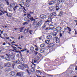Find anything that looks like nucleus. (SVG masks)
Returning <instances> with one entry per match:
<instances>
[{
    "mask_svg": "<svg viewBox=\"0 0 77 77\" xmlns=\"http://www.w3.org/2000/svg\"><path fill=\"white\" fill-rule=\"evenodd\" d=\"M3 45H6V43H5V42H4L3 43Z\"/></svg>",
    "mask_w": 77,
    "mask_h": 77,
    "instance_id": "nucleus-62",
    "label": "nucleus"
},
{
    "mask_svg": "<svg viewBox=\"0 0 77 77\" xmlns=\"http://www.w3.org/2000/svg\"><path fill=\"white\" fill-rule=\"evenodd\" d=\"M45 43H46V44H48L50 43V41L48 40H45Z\"/></svg>",
    "mask_w": 77,
    "mask_h": 77,
    "instance_id": "nucleus-31",
    "label": "nucleus"
},
{
    "mask_svg": "<svg viewBox=\"0 0 77 77\" xmlns=\"http://www.w3.org/2000/svg\"><path fill=\"white\" fill-rule=\"evenodd\" d=\"M29 30V28H26L24 30V33H27L28 32Z\"/></svg>",
    "mask_w": 77,
    "mask_h": 77,
    "instance_id": "nucleus-14",
    "label": "nucleus"
},
{
    "mask_svg": "<svg viewBox=\"0 0 77 77\" xmlns=\"http://www.w3.org/2000/svg\"><path fill=\"white\" fill-rule=\"evenodd\" d=\"M48 77H53V75H48Z\"/></svg>",
    "mask_w": 77,
    "mask_h": 77,
    "instance_id": "nucleus-52",
    "label": "nucleus"
},
{
    "mask_svg": "<svg viewBox=\"0 0 77 77\" xmlns=\"http://www.w3.org/2000/svg\"><path fill=\"white\" fill-rule=\"evenodd\" d=\"M55 29L56 31L58 32L59 31H60L62 30V28L58 26Z\"/></svg>",
    "mask_w": 77,
    "mask_h": 77,
    "instance_id": "nucleus-6",
    "label": "nucleus"
},
{
    "mask_svg": "<svg viewBox=\"0 0 77 77\" xmlns=\"http://www.w3.org/2000/svg\"><path fill=\"white\" fill-rule=\"evenodd\" d=\"M10 38H12V39H14V37H10Z\"/></svg>",
    "mask_w": 77,
    "mask_h": 77,
    "instance_id": "nucleus-64",
    "label": "nucleus"
},
{
    "mask_svg": "<svg viewBox=\"0 0 77 77\" xmlns=\"http://www.w3.org/2000/svg\"><path fill=\"white\" fill-rule=\"evenodd\" d=\"M6 55L7 56V57H5V60H6L9 61L10 59L9 55H8V54H6Z\"/></svg>",
    "mask_w": 77,
    "mask_h": 77,
    "instance_id": "nucleus-10",
    "label": "nucleus"
},
{
    "mask_svg": "<svg viewBox=\"0 0 77 77\" xmlns=\"http://www.w3.org/2000/svg\"><path fill=\"white\" fill-rule=\"evenodd\" d=\"M53 40L54 41H56V43H59V39L58 38V37H56L53 38Z\"/></svg>",
    "mask_w": 77,
    "mask_h": 77,
    "instance_id": "nucleus-4",
    "label": "nucleus"
},
{
    "mask_svg": "<svg viewBox=\"0 0 77 77\" xmlns=\"http://www.w3.org/2000/svg\"><path fill=\"white\" fill-rule=\"evenodd\" d=\"M23 74L24 73H23V72H18L17 73V75L18 76H20V77H23Z\"/></svg>",
    "mask_w": 77,
    "mask_h": 77,
    "instance_id": "nucleus-2",
    "label": "nucleus"
},
{
    "mask_svg": "<svg viewBox=\"0 0 77 77\" xmlns=\"http://www.w3.org/2000/svg\"><path fill=\"white\" fill-rule=\"evenodd\" d=\"M64 33H65L64 31H61L60 32V33H61V34H62L63 35L64 34Z\"/></svg>",
    "mask_w": 77,
    "mask_h": 77,
    "instance_id": "nucleus-39",
    "label": "nucleus"
},
{
    "mask_svg": "<svg viewBox=\"0 0 77 77\" xmlns=\"http://www.w3.org/2000/svg\"><path fill=\"white\" fill-rule=\"evenodd\" d=\"M50 45L51 47H54V43H51L50 44Z\"/></svg>",
    "mask_w": 77,
    "mask_h": 77,
    "instance_id": "nucleus-27",
    "label": "nucleus"
},
{
    "mask_svg": "<svg viewBox=\"0 0 77 77\" xmlns=\"http://www.w3.org/2000/svg\"><path fill=\"white\" fill-rule=\"evenodd\" d=\"M45 46V45L44 44H42L40 45V47H41V48H43V47H44Z\"/></svg>",
    "mask_w": 77,
    "mask_h": 77,
    "instance_id": "nucleus-22",
    "label": "nucleus"
},
{
    "mask_svg": "<svg viewBox=\"0 0 77 77\" xmlns=\"http://www.w3.org/2000/svg\"><path fill=\"white\" fill-rule=\"evenodd\" d=\"M34 68H32L31 69V71L32 72H34V71H35V69Z\"/></svg>",
    "mask_w": 77,
    "mask_h": 77,
    "instance_id": "nucleus-41",
    "label": "nucleus"
},
{
    "mask_svg": "<svg viewBox=\"0 0 77 77\" xmlns=\"http://www.w3.org/2000/svg\"><path fill=\"white\" fill-rule=\"evenodd\" d=\"M2 65H3V63L0 62V69H1V67L2 66Z\"/></svg>",
    "mask_w": 77,
    "mask_h": 77,
    "instance_id": "nucleus-38",
    "label": "nucleus"
},
{
    "mask_svg": "<svg viewBox=\"0 0 77 77\" xmlns=\"http://www.w3.org/2000/svg\"><path fill=\"white\" fill-rule=\"evenodd\" d=\"M32 63V65H31V67L32 68H35L36 65L34 64L33 63Z\"/></svg>",
    "mask_w": 77,
    "mask_h": 77,
    "instance_id": "nucleus-16",
    "label": "nucleus"
},
{
    "mask_svg": "<svg viewBox=\"0 0 77 77\" xmlns=\"http://www.w3.org/2000/svg\"><path fill=\"white\" fill-rule=\"evenodd\" d=\"M11 71V69L10 68H6L5 69V72H8L9 71Z\"/></svg>",
    "mask_w": 77,
    "mask_h": 77,
    "instance_id": "nucleus-13",
    "label": "nucleus"
},
{
    "mask_svg": "<svg viewBox=\"0 0 77 77\" xmlns=\"http://www.w3.org/2000/svg\"><path fill=\"white\" fill-rule=\"evenodd\" d=\"M9 56L11 59H11H14V56H13L12 55H9Z\"/></svg>",
    "mask_w": 77,
    "mask_h": 77,
    "instance_id": "nucleus-33",
    "label": "nucleus"
},
{
    "mask_svg": "<svg viewBox=\"0 0 77 77\" xmlns=\"http://www.w3.org/2000/svg\"><path fill=\"white\" fill-rule=\"evenodd\" d=\"M11 43L12 44H15V42L13 41L12 42H11Z\"/></svg>",
    "mask_w": 77,
    "mask_h": 77,
    "instance_id": "nucleus-58",
    "label": "nucleus"
},
{
    "mask_svg": "<svg viewBox=\"0 0 77 77\" xmlns=\"http://www.w3.org/2000/svg\"><path fill=\"white\" fill-rule=\"evenodd\" d=\"M56 0H53L50 1L49 3H48V5H54L55 3H56Z\"/></svg>",
    "mask_w": 77,
    "mask_h": 77,
    "instance_id": "nucleus-3",
    "label": "nucleus"
},
{
    "mask_svg": "<svg viewBox=\"0 0 77 77\" xmlns=\"http://www.w3.org/2000/svg\"><path fill=\"white\" fill-rule=\"evenodd\" d=\"M28 17L29 20L30 19L31 21H34L33 23L34 24V26L35 27H38L39 26H41L40 23L38 21H36V19H34L33 18V17L31 16L30 14H28Z\"/></svg>",
    "mask_w": 77,
    "mask_h": 77,
    "instance_id": "nucleus-1",
    "label": "nucleus"
},
{
    "mask_svg": "<svg viewBox=\"0 0 77 77\" xmlns=\"http://www.w3.org/2000/svg\"><path fill=\"white\" fill-rule=\"evenodd\" d=\"M4 36H5L6 35V36H8V34H6V33H5L4 34Z\"/></svg>",
    "mask_w": 77,
    "mask_h": 77,
    "instance_id": "nucleus-53",
    "label": "nucleus"
},
{
    "mask_svg": "<svg viewBox=\"0 0 77 77\" xmlns=\"http://www.w3.org/2000/svg\"><path fill=\"white\" fill-rule=\"evenodd\" d=\"M2 74V72L1 70H0V74Z\"/></svg>",
    "mask_w": 77,
    "mask_h": 77,
    "instance_id": "nucleus-60",
    "label": "nucleus"
},
{
    "mask_svg": "<svg viewBox=\"0 0 77 77\" xmlns=\"http://www.w3.org/2000/svg\"><path fill=\"white\" fill-rule=\"evenodd\" d=\"M23 9L25 11H26V8H25L24 7H23Z\"/></svg>",
    "mask_w": 77,
    "mask_h": 77,
    "instance_id": "nucleus-63",
    "label": "nucleus"
},
{
    "mask_svg": "<svg viewBox=\"0 0 77 77\" xmlns=\"http://www.w3.org/2000/svg\"><path fill=\"white\" fill-rule=\"evenodd\" d=\"M52 14L53 15H54V16H56V13L55 12H53Z\"/></svg>",
    "mask_w": 77,
    "mask_h": 77,
    "instance_id": "nucleus-43",
    "label": "nucleus"
},
{
    "mask_svg": "<svg viewBox=\"0 0 77 77\" xmlns=\"http://www.w3.org/2000/svg\"><path fill=\"white\" fill-rule=\"evenodd\" d=\"M51 38H52L51 35H49L47 36V39H51Z\"/></svg>",
    "mask_w": 77,
    "mask_h": 77,
    "instance_id": "nucleus-15",
    "label": "nucleus"
},
{
    "mask_svg": "<svg viewBox=\"0 0 77 77\" xmlns=\"http://www.w3.org/2000/svg\"><path fill=\"white\" fill-rule=\"evenodd\" d=\"M2 58V59H4V57H4V56H2L1 57Z\"/></svg>",
    "mask_w": 77,
    "mask_h": 77,
    "instance_id": "nucleus-59",
    "label": "nucleus"
},
{
    "mask_svg": "<svg viewBox=\"0 0 77 77\" xmlns=\"http://www.w3.org/2000/svg\"><path fill=\"white\" fill-rule=\"evenodd\" d=\"M23 28L24 27H21L19 29H20V32H23Z\"/></svg>",
    "mask_w": 77,
    "mask_h": 77,
    "instance_id": "nucleus-35",
    "label": "nucleus"
},
{
    "mask_svg": "<svg viewBox=\"0 0 77 77\" xmlns=\"http://www.w3.org/2000/svg\"><path fill=\"white\" fill-rule=\"evenodd\" d=\"M20 6H21V7L22 8H23V5H24V2H20Z\"/></svg>",
    "mask_w": 77,
    "mask_h": 77,
    "instance_id": "nucleus-20",
    "label": "nucleus"
},
{
    "mask_svg": "<svg viewBox=\"0 0 77 77\" xmlns=\"http://www.w3.org/2000/svg\"><path fill=\"white\" fill-rule=\"evenodd\" d=\"M56 8L57 11H58L59 9V4L57 5Z\"/></svg>",
    "mask_w": 77,
    "mask_h": 77,
    "instance_id": "nucleus-21",
    "label": "nucleus"
},
{
    "mask_svg": "<svg viewBox=\"0 0 77 77\" xmlns=\"http://www.w3.org/2000/svg\"><path fill=\"white\" fill-rule=\"evenodd\" d=\"M24 51H25L24 50H21V51H22V52H23Z\"/></svg>",
    "mask_w": 77,
    "mask_h": 77,
    "instance_id": "nucleus-57",
    "label": "nucleus"
},
{
    "mask_svg": "<svg viewBox=\"0 0 77 77\" xmlns=\"http://www.w3.org/2000/svg\"><path fill=\"white\" fill-rule=\"evenodd\" d=\"M41 73H42V72L38 70L37 71L35 72V74L37 75H41Z\"/></svg>",
    "mask_w": 77,
    "mask_h": 77,
    "instance_id": "nucleus-9",
    "label": "nucleus"
},
{
    "mask_svg": "<svg viewBox=\"0 0 77 77\" xmlns=\"http://www.w3.org/2000/svg\"><path fill=\"white\" fill-rule=\"evenodd\" d=\"M26 6L27 7H29V4L28 3L27 4H26Z\"/></svg>",
    "mask_w": 77,
    "mask_h": 77,
    "instance_id": "nucleus-48",
    "label": "nucleus"
},
{
    "mask_svg": "<svg viewBox=\"0 0 77 77\" xmlns=\"http://www.w3.org/2000/svg\"><path fill=\"white\" fill-rule=\"evenodd\" d=\"M30 50L32 52H33V51H34V47L33 46H32L30 48Z\"/></svg>",
    "mask_w": 77,
    "mask_h": 77,
    "instance_id": "nucleus-17",
    "label": "nucleus"
},
{
    "mask_svg": "<svg viewBox=\"0 0 77 77\" xmlns=\"http://www.w3.org/2000/svg\"><path fill=\"white\" fill-rule=\"evenodd\" d=\"M32 32H33V31L32 30H30L29 31V33H30V35H32Z\"/></svg>",
    "mask_w": 77,
    "mask_h": 77,
    "instance_id": "nucleus-47",
    "label": "nucleus"
},
{
    "mask_svg": "<svg viewBox=\"0 0 77 77\" xmlns=\"http://www.w3.org/2000/svg\"><path fill=\"white\" fill-rule=\"evenodd\" d=\"M48 24L50 26H53V25H51V22H48Z\"/></svg>",
    "mask_w": 77,
    "mask_h": 77,
    "instance_id": "nucleus-32",
    "label": "nucleus"
},
{
    "mask_svg": "<svg viewBox=\"0 0 77 77\" xmlns=\"http://www.w3.org/2000/svg\"><path fill=\"white\" fill-rule=\"evenodd\" d=\"M17 8H18V6H16L14 8H13L14 10L15 11V9H17Z\"/></svg>",
    "mask_w": 77,
    "mask_h": 77,
    "instance_id": "nucleus-40",
    "label": "nucleus"
},
{
    "mask_svg": "<svg viewBox=\"0 0 77 77\" xmlns=\"http://www.w3.org/2000/svg\"><path fill=\"white\" fill-rule=\"evenodd\" d=\"M44 50L43 49H42L40 51V53H43L44 52Z\"/></svg>",
    "mask_w": 77,
    "mask_h": 77,
    "instance_id": "nucleus-44",
    "label": "nucleus"
},
{
    "mask_svg": "<svg viewBox=\"0 0 77 77\" xmlns=\"http://www.w3.org/2000/svg\"><path fill=\"white\" fill-rule=\"evenodd\" d=\"M40 17L42 19H44V18H46V15L44 14L40 15Z\"/></svg>",
    "mask_w": 77,
    "mask_h": 77,
    "instance_id": "nucleus-11",
    "label": "nucleus"
},
{
    "mask_svg": "<svg viewBox=\"0 0 77 77\" xmlns=\"http://www.w3.org/2000/svg\"><path fill=\"white\" fill-rule=\"evenodd\" d=\"M49 17H50V18H51L52 17H53V14H50L49 15Z\"/></svg>",
    "mask_w": 77,
    "mask_h": 77,
    "instance_id": "nucleus-42",
    "label": "nucleus"
},
{
    "mask_svg": "<svg viewBox=\"0 0 77 77\" xmlns=\"http://www.w3.org/2000/svg\"><path fill=\"white\" fill-rule=\"evenodd\" d=\"M34 13V12H32L31 11L29 12V14H30H30H33Z\"/></svg>",
    "mask_w": 77,
    "mask_h": 77,
    "instance_id": "nucleus-49",
    "label": "nucleus"
},
{
    "mask_svg": "<svg viewBox=\"0 0 77 77\" xmlns=\"http://www.w3.org/2000/svg\"><path fill=\"white\" fill-rule=\"evenodd\" d=\"M30 2V0H26V2H27V3H29V2Z\"/></svg>",
    "mask_w": 77,
    "mask_h": 77,
    "instance_id": "nucleus-50",
    "label": "nucleus"
},
{
    "mask_svg": "<svg viewBox=\"0 0 77 77\" xmlns=\"http://www.w3.org/2000/svg\"><path fill=\"white\" fill-rule=\"evenodd\" d=\"M67 28L68 29L69 32H71V28L69 27H67Z\"/></svg>",
    "mask_w": 77,
    "mask_h": 77,
    "instance_id": "nucleus-36",
    "label": "nucleus"
},
{
    "mask_svg": "<svg viewBox=\"0 0 77 77\" xmlns=\"http://www.w3.org/2000/svg\"><path fill=\"white\" fill-rule=\"evenodd\" d=\"M41 57V54H40L37 55V57L38 59H40V57Z\"/></svg>",
    "mask_w": 77,
    "mask_h": 77,
    "instance_id": "nucleus-23",
    "label": "nucleus"
},
{
    "mask_svg": "<svg viewBox=\"0 0 77 77\" xmlns=\"http://www.w3.org/2000/svg\"><path fill=\"white\" fill-rule=\"evenodd\" d=\"M2 6H4V5H3V4H0V6H1V7H2Z\"/></svg>",
    "mask_w": 77,
    "mask_h": 77,
    "instance_id": "nucleus-56",
    "label": "nucleus"
},
{
    "mask_svg": "<svg viewBox=\"0 0 77 77\" xmlns=\"http://www.w3.org/2000/svg\"><path fill=\"white\" fill-rule=\"evenodd\" d=\"M37 62V60H36L35 59H33L32 60V62H33V63H36Z\"/></svg>",
    "mask_w": 77,
    "mask_h": 77,
    "instance_id": "nucleus-28",
    "label": "nucleus"
},
{
    "mask_svg": "<svg viewBox=\"0 0 77 77\" xmlns=\"http://www.w3.org/2000/svg\"><path fill=\"white\" fill-rule=\"evenodd\" d=\"M26 71L29 74H30V72H29V68H28L26 69Z\"/></svg>",
    "mask_w": 77,
    "mask_h": 77,
    "instance_id": "nucleus-34",
    "label": "nucleus"
},
{
    "mask_svg": "<svg viewBox=\"0 0 77 77\" xmlns=\"http://www.w3.org/2000/svg\"><path fill=\"white\" fill-rule=\"evenodd\" d=\"M65 2V0H61V3H63Z\"/></svg>",
    "mask_w": 77,
    "mask_h": 77,
    "instance_id": "nucleus-51",
    "label": "nucleus"
},
{
    "mask_svg": "<svg viewBox=\"0 0 77 77\" xmlns=\"http://www.w3.org/2000/svg\"><path fill=\"white\" fill-rule=\"evenodd\" d=\"M29 22H25L23 23V25L25 26V25H27V24L29 23Z\"/></svg>",
    "mask_w": 77,
    "mask_h": 77,
    "instance_id": "nucleus-26",
    "label": "nucleus"
},
{
    "mask_svg": "<svg viewBox=\"0 0 77 77\" xmlns=\"http://www.w3.org/2000/svg\"><path fill=\"white\" fill-rule=\"evenodd\" d=\"M24 20L28 21V22H30V19H29L28 17V14H27V17H25L24 18Z\"/></svg>",
    "mask_w": 77,
    "mask_h": 77,
    "instance_id": "nucleus-7",
    "label": "nucleus"
},
{
    "mask_svg": "<svg viewBox=\"0 0 77 77\" xmlns=\"http://www.w3.org/2000/svg\"><path fill=\"white\" fill-rule=\"evenodd\" d=\"M14 63H16V64H18L20 63V60H17L16 61H14Z\"/></svg>",
    "mask_w": 77,
    "mask_h": 77,
    "instance_id": "nucleus-25",
    "label": "nucleus"
},
{
    "mask_svg": "<svg viewBox=\"0 0 77 77\" xmlns=\"http://www.w3.org/2000/svg\"><path fill=\"white\" fill-rule=\"evenodd\" d=\"M17 68H19V69H20L21 70H23V71H24V68L23 65H19L18 66Z\"/></svg>",
    "mask_w": 77,
    "mask_h": 77,
    "instance_id": "nucleus-5",
    "label": "nucleus"
},
{
    "mask_svg": "<svg viewBox=\"0 0 77 77\" xmlns=\"http://www.w3.org/2000/svg\"><path fill=\"white\" fill-rule=\"evenodd\" d=\"M36 76L37 77H46V76H43V77H41V76L39 75H37Z\"/></svg>",
    "mask_w": 77,
    "mask_h": 77,
    "instance_id": "nucleus-54",
    "label": "nucleus"
},
{
    "mask_svg": "<svg viewBox=\"0 0 77 77\" xmlns=\"http://www.w3.org/2000/svg\"><path fill=\"white\" fill-rule=\"evenodd\" d=\"M57 35V32H55L54 33L53 36H56Z\"/></svg>",
    "mask_w": 77,
    "mask_h": 77,
    "instance_id": "nucleus-37",
    "label": "nucleus"
},
{
    "mask_svg": "<svg viewBox=\"0 0 77 77\" xmlns=\"http://www.w3.org/2000/svg\"><path fill=\"white\" fill-rule=\"evenodd\" d=\"M23 66H24V68H27L28 67V66H27V65L26 64H23L22 65Z\"/></svg>",
    "mask_w": 77,
    "mask_h": 77,
    "instance_id": "nucleus-29",
    "label": "nucleus"
},
{
    "mask_svg": "<svg viewBox=\"0 0 77 77\" xmlns=\"http://www.w3.org/2000/svg\"><path fill=\"white\" fill-rule=\"evenodd\" d=\"M52 21V17H50L48 19V20L46 21V23H47V22H51V21Z\"/></svg>",
    "mask_w": 77,
    "mask_h": 77,
    "instance_id": "nucleus-12",
    "label": "nucleus"
},
{
    "mask_svg": "<svg viewBox=\"0 0 77 77\" xmlns=\"http://www.w3.org/2000/svg\"><path fill=\"white\" fill-rule=\"evenodd\" d=\"M21 63L22 65L24 64V61H23V60H21Z\"/></svg>",
    "mask_w": 77,
    "mask_h": 77,
    "instance_id": "nucleus-45",
    "label": "nucleus"
},
{
    "mask_svg": "<svg viewBox=\"0 0 77 77\" xmlns=\"http://www.w3.org/2000/svg\"><path fill=\"white\" fill-rule=\"evenodd\" d=\"M15 6V4H11L10 5V8H14Z\"/></svg>",
    "mask_w": 77,
    "mask_h": 77,
    "instance_id": "nucleus-19",
    "label": "nucleus"
},
{
    "mask_svg": "<svg viewBox=\"0 0 77 77\" xmlns=\"http://www.w3.org/2000/svg\"><path fill=\"white\" fill-rule=\"evenodd\" d=\"M11 74L12 75H15V72L14 71H11Z\"/></svg>",
    "mask_w": 77,
    "mask_h": 77,
    "instance_id": "nucleus-24",
    "label": "nucleus"
},
{
    "mask_svg": "<svg viewBox=\"0 0 77 77\" xmlns=\"http://www.w3.org/2000/svg\"><path fill=\"white\" fill-rule=\"evenodd\" d=\"M66 28H64V32H66Z\"/></svg>",
    "mask_w": 77,
    "mask_h": 77,
    "instance_id": "nucleus-46",
    "label": "nucleus"
},
{
    "mask_svg": "<svg viewBox=\"0 0 77 77\" xmlns=\"http://www.w3.org/2000/svg\"><path fill=\"white\" fill-rule=\"evenodd\" d=\"M11 65V63L8 62L7 63L5 64V66H7V67H9Z\"/></svg>",
    "mask_w": 77,
    "mask_h": 77,
    "instance_id": "nucleus-8",
    "label": "nucleus"
},
{
    "mask_svg": "<svg viewBox=\"0 0 77 77\" xmlns=\"http://www.w3.org/2000/svg\"><path fill=\"white\" fill-rule=\"evenodd\" d=\"M35 50H36V51H38V47L36 48L35 49Z\"/></svg>",
    "mask_w": 77,
    "mask_h": 77,
    "instance_id": "nucleus-55",
    "label": "nucleus"
},
{
    "mask_svg": "<svg viewBox=\"0 0 77 77\" xmlns=\"http://www.w3.org/2000/svg\"><path fill=\"white\" fill-rule=\"evenodd\" d=\"M12 47L13 48L14 51L16 52L17 51V48L16 47H14L13 46H12Z\"/></svg>",
    "mask_w": 77,
    "mask_h": 77,
    "instance_id": "nucleus-18",
    "label": "nucleus"
},
{
    "mask_svg": "<svg viewBox=\"0 0 77 77\" xmlns=\"http://www.w3.org/2000/svg\"><path fill=\"white\" fill-rule=\"evenodd\" d=\"M35 54L36 55V54H38V52H35Z\"/></svg>",
    "mask_w": 77,
    "mask_h": 77,
    "instance_id": "nucleus-61",
    "label": "nucleus"
},
{
    "mask_svg": "<svg viewBox=\"0 0 77 77\" xmlns=\"http://www.w3.org/2000/svg\"><path fill=\"white\" fill-rule=\"evenodd\" d=\"M63 15V12L62 11H61L60 13L58 15V16L60 17L61 16V15Z\"/></svg>",
    "mask_w": 77,
    "mask_h": 77,
    "instance_id": "nucleus-30",
    "label": "nucleus"
}]
</instances>
